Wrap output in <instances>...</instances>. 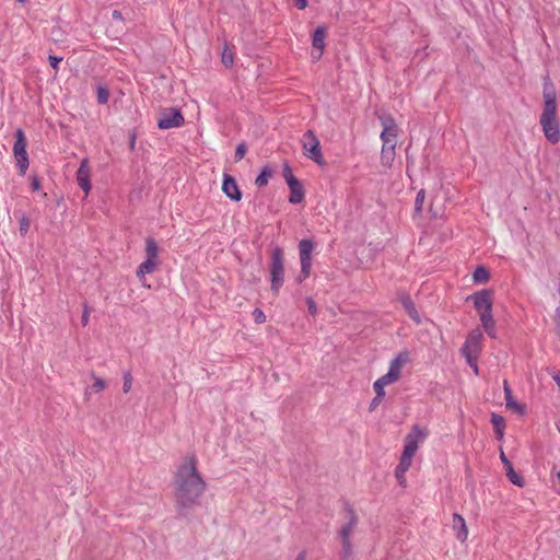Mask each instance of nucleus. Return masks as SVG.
I'll use <instances>...</instances> for the list:
<instances>
[{
	"label": "nucleus",
	"instance_id": "obj_5",
	"mask_svg": "<svg viewBox=\"0 0 560 560\" xmlns=\"http://www.w3.org/2000/svg\"><path fill=\"white\" fill-rule=\"evenodd\" d=\"M474 301V306L480 315V320L485 330L493 337L492 330L494 327V320L492 318V292L490 290H481L474 293L468 298Z\"/></svg>",
	"mask_w": 560,
	"mask_h": 560
},
{
	"label": "nucleus",
	"instance_id": "obj_48",
	"mask_svg": "<svg viewBox=\"0 0 560 560\" xmlns=\"http://www.w3.org/2000/svg\"><path fill=\"white\" fill-rule=\"evenodd\" d=\"M558 292H559V294H560V282H559V289H558Z\"/></svg>",
	"mask_w": 560,
	"mask_h": 560
},
{
	"label": "nucleus",
	"instance_id": "obj_1",
	"mask_svg": "<svg viewBox=\"0 0 560 560\" xmlns=\"http://www.w3.org/2000/svg\"><path fill=\"white\" fill-rule=\"evenodd\" d=\"M207 487V481L198 470L196 455L186 456L177 466L173 477L176 509L184 512L198 505Z\"/></svg>",
	"mask_w": 560,
	"mask_h": 560
},
{
	"label": "nucleus",
	"instance_id": "obj_18",
	"mask_svg": "<svg viewBox=\"0 0 560 560\" xmlns=\"http://www.w3.org/2000/svg\"><path fill=\"white\" fill-rule=\"evenodd\" d=\"M355 524H357V518H355V516L352 515L350 522L348 524H346L345 526H342V528L340 529L342 547H343V550L346 553L351 552L350 536L355 527Z\"/></svg>",
	"mask_w": 560,
	"mask_h": 560
},
{
	"label": "nucleus",
	"instance_id": "obj_23",
	"mask_svg": "<svg viewBox=\"0 0 560 560\" xmlns=\"http://www.w3.org/2000/svg\"><path fill=\"white\" fill-rule=\"evenodd\" d=\"M472 279L476 283H486L490 279L489 270L483 266H478L472 272Z\"/></svg>",
	"mask_w": 560,
	"mask_h": 560
},
{
	"label": "nucleus",
	"instance_id": "obj_11",
	"mask_svg": "<svg viewBox=\"0 0 560 560\" xmlns=\"http://www.w3.org/2000/svg\"><path fill=\"white\" fill-rule=\"evenodd\" d=\"M428 436V431L419 425H413L411 431L405 438L404 455L413 457L419 448V445Z\"/></svg>",
	"mask_w": 560,
	"mask_h": 560
},
{
	"label": "nucleus",
	"instance_id": "obj_26",
	"mask_svg": "<svg viewBox=\"0 0 560 560\" xmlns=\"http://www.w3.org/2000/svg\"><path fill=\"white\" fill-rule=\"evenodd\" d=\"M402 304H404L405 311L410 316V318H412L416 323H419L420 322L419 314H418L413 303L411 302V300L406 299V300H404Z\"/></svg>",
	"mask_w": 560,
	"mask_h": 560
},
{
	"label": "nucleus",
	"instance_id": "obj_2",
	"mask_svg": "<svg viewBox=\"0 0 560 560\" xmlns=\"http://www.w3.org/2000/svg\"><path fill=\"white\" fill-rule=\"evenodd\" d=\"M544 110L540 115L539 122L541 125L546 139L556 144L560 141V125L557 119V93L553 83L546 77L544 79Z\"/></svg>",
	"mask_w": 560,
	"mask_h": 560
},
{
	"label": "nucleus",
	"instance_id": "obj_6",
	"mask_svg": "<svg viewBox=\"0 0 560 560\" xmlns=\"http://www.w3.org/2000/svg\"><path fill=\"white\" fill-rule=\"evenodd\" d=\"M408 362L406 353H400L390 363L388 372L382 377L377 378L373 388L377 394V398L385 396V387L396 383L401 376L402 366Z\"/></svg>",
	"mask_w": 560,
	"mask_h": 560
},
{
	"label": "nucleus",
	"instance_id": "obj_3",
	"mask_svg": "<svg viewBox=\"0 0 560 560\" xmlns=\"http://www.w3.org/2000/svg\"><path fill=\"white\" fill-rule=\"evenodd\" d=\"M380 120L383 128L381 132V163L386 167H390L396 156L399 127L392 115L381 116Z\"/></svg>",
	"mask_w": 560,
	"mask_h": 560
},
{
	"label": "nucleus",
	"instance_id": "obj_34",
	"mask_svg": "<svg viewBox=\"0 0 560 560\" xmlns=\"http://www.w3.org/2000/svg\"><path fill=\"white\" fill-rule=\"evenodd\" d=\"M246 153V145L244 143H240L235 151L236 161H241Z\"/></svg>",
	"mask_w": 560,
	"mask_h": 560
},
{
	"label": "nucleus",
	"instance_id": "obj_37",
	"mask_svg": "<svg viewBox=\"0 0 560 560\" xmlns=\"http://www.w3.org/2000/svg\"><path fill=\"white\" fill-rule=\"evenodd\" d=\"M306 303H307L308 312H310L312 315H316V313H317V307H316V304H315V302L313 301V299L308 298V299L306 300Z\"/></svg>",
	"mask_w": 560,
	"mask_h": 560
},
{
	"label": "nucleus",
	"instance_id": "obj_42",
	"mask_svg": "<svg viewBox=\"0 0 560 560\" xmlns=\"http://www.w3.org/2000/svg\"><path fill=\"white\" fill-rule=\"evenodd\" d=\"M382 399H383V397L377 398V395H376L375 398L371 402V409L376 408V406L381 402Z\"/></svg>",
	"mask_w": 560,
	"mask_h": 560
},
{
	"label": "nucleus",
	"instance_id": "obj_14",
	"mask_svg": "<svg viewBox=\"0 0 560 560\" xmlns=\"http://www.w3.org/2000/svg\"><path fill=\"white\" fill-rule=\"evenodd\" d=\"M91 167L88 159H83L80 163V166L77 171V182L78 185L84 190L85 196L91 191Z\"/></svg>",
	"mask_w": 560,
	"mask_h": 560
},
{
	"label": "nucleus",
	"instance_id": "obj_19",
	"mask_svg": "<svg viewBox=\"0 0 560 560\" xmlns=\"http://www.w3.org/2000/svg\"><path fill=\"white\" fill-rule=\"evenodd\" d=\"M500 459L504 465L509 480L517 487H523L524 486L523 478L515 472L512 463L508 459V457L505 456L503 451H501Z\"/></svg>",
	"mask_w": 560,
	"mask_h": 560
},
{
	"label": "nucleus",
	"instance_id": "obj_24",
	"mask_svg": "<svg viewBox=\"0 0 560 560\" xmlns=\"http://www.w3.org/2000/svg\"><path fill=\"white\" fill-rule=\"evenodd\" d=\"M491 422L493 424V428H494V431H495V433L498 435V439H502L503 438V430H504V427H505V422H504L503 417L493 413L492 417H491Z\"/></svg>",
	"mask_w": 560,
	"mask_h": 560
},
{
	"label": "nucleus",
	"instance_id": "obj_45",
	"mask_svg": "<svg viewBox=\"0 0 560 560\" xmlns=\"http://www.w3.org/2000/svg\"><path fill=\"white\" fill-rule=\"evenodd\" d=\"M114 16L118 18V12L117 11H114Z\"/></svg>",
	"mask_w": 560,
	"mask_h": 560
},
{
	"label": "nucleus",
	"instance_id": "obj_38",
	"mask_svg": "<svg viewBox=\"0 0 560 560\" xmlns=\"http://www.w3.org/2000/svg\"><path fill=\"white\" fill-rule=\"evenodd\" d=\"M556 329L557 334L560 336V307L556 310Z\"/></svg>",
	"mask_w": 560,
	"mask_h": 560
},
{
	"label": "nucleus",
	"instance_id": "obj_4",
	"mask_svg": "<svg viewBox=\"0 0 560 560\" xmlns=\"http://www.w3.org/2000/svg\"><path fill=\"white\" fill-rule=\"evenodd\" d=\"M144 254L145 259L138 266L136 276L143 287L150 288L145 284V276L155 272L161 265L160 247L154 238H145Z\"/></svg>",
	"mask_w": 560,
	"mask_h": 560
},
{
	"label": "nucleus",
	"instance_id": "obj_32",
	"mask_svg": "<svg viewBox=\"0 0 560 560\" xmlns=\"http://www.w3.org/2000/svg\"><path fill=\"white\" fill-rule=\"evenodd\" d=\"M131 386H132V376L129 372H126L124 374V385H122V390L124 393H129L130 389H131Z\"/></svg>",
	"mask_w": 560,
	"mask_h": 560
},
{
	"label": "nucleus",
	"instance_id": "obj_31",
	"mask_svg": "<svg viewBox=\"0 0 560 560\" xmlns=\"http://www.w3.org/2000/svg\"><path fill=\"white\" fill-rule=\"evenodd\" d=\"M424 199H425V192L422 189L417 194V197H416L415 208L417 211H421L423 203H424Z\"/></svg>",
	"mask_w": 560,
	"mask_h": 560
},
{
	"label": "nucleus",
	"instance_id": "obj_40",
	"mask_svg": "<svg viewBox=\"0 0 560 560\" xmlns=\"http://www.w3.org/2000/svg\"><path fill=\"white\" fill-rule=\"evenodd\" d=\"M90 313L89 310L85 307L83 315H82V324L85 326L89 322Z\"/></svg>",
	"mask_w": 560,
	"mask_h": 560
},
{
	"label": "nucleus",
	"instance_id": "obj_25",
	"mask_svg": "<svg viewBox=\"0 0 560 560\" xmlns=\"http://www.w3.org/2000/svg\"><path fill=\"white\" fill-rule=\"evenodd\" d=\"M234 56L235 54L233 49H231L229 46H225L221 54L222 63L228 68L232 67L234 63Z\"/></svg>",
	"mask_w": 560,
	"mask_h": 560
},
{
	"label": "nucleus",
	"instance_id": "obj_10",
	"mask_svg": "<svg viewBox=\"0 0 560 560\" xmlns=\"http://www.w3.org/2000/svg\"><path fill=\"white\" fill-rule=\"evenodd\" d=\"M26 137L22 129H18L15 131V142L13 144V155L16 161V165L19 167L20 174L25 175L28 168V155L26 152Z\"/></svg>",
	"mask_w": 560,
	"mask_h": 560
},
{
	"label": "nucleus",
	"instance_id": "obj_9",
	"mask_svg": "<svg viewBox=\"0 0 560 560\" xmlns=\"http://www.w3.org/2000/svg\"><path fill=\"white\" fill-rule=\"evenodd\" d=\"M315 248V245L313 241L304 238L301 240L299 243V255H300V261H301V271L298 276L296 280L299 282H303L306 280L312 270V253Z\"/></svg>",
	"mask_w": 560,
	"mask_h": 560
},
{
	"label": "nucleus",
	"instance_id": "obj_7",
	"mask_svg": "<svg viewBox=\"0 0 560 560\" xmlns=\"http://www.w3.org/2000/svg\"><path fill=\"white\" fill-rule=\"evenodd\" d=\"M301 142L304 155L306 158L320 166L326 164L322 153L320 142L314 131L307 130L305 133H303Z\"/></svg>",
	"mask_w": 560,
	"mask_h": 560
},
{
	"label": "nucleus",
	"instance_id": "obj_21",
	"mask_svg": "<svg viewBox=\"0 0 560 560\" xmlns=\"http://www.w3.org/2000/svg\"><path fill=\"white\" fill-rule=\"evenodd\" d=\"M92 377L94 380L93 383L84 392L86 399H90L92 394H98L106 388V382L103 378L96 376L95 374H92Z\"/></svg>",
	"mask_w": 560,
	"mask_h": 560
},
{
	"label": "nucleus",
	"instance_id": "obj_8",
	"mask_svg": "<svg viewBox=\"0 0 560 560\" xmlns=\"http://www.w3.org/2000/svg\"><path fill=\"white\" fill-rule=\"evenodd\" d=\"M283 276H284L283 250L281 248H276L271 254V265H270L271 290L275 294L279 293V290L283 284Z\"/></svg>",
	"mask_w": 560,
	"mask_h": 560
},
{
	"label": "nucleus",
	"instance_id": "obj_35",
	"mask_svg": "<svg viewBox=\"0 0 560 560\" xmlns=\"http://www.w3.org/2000/svg\"><path fill=\"white\" fill-rule=\"evenodd\" d=\"M466 353V360L469 363V365L474 369L475 373H478V366L476 363V357L472 355V352H465Z\"/></svg>",
	"mask_w": 560,
	"mask_h": 560
},
{
	"label": "nucleus",
	"instance_id": "obj_36",
	"mask_svg": "<svg viewBox=\"0 0 560 560\" xmlns=\"http://www.w3.org/2000/svg\"><path fill=\"white\" fill-rule=\"evenodd\" d=\"M48 60H49L50 66L57 71L58 65L62 60V58L56 57V56H49Z\"/></svg>",
	"mask_w": 560,
	"mask_h": 560
},
{
	"label": "nucleus",
	"instance_id": "obj_44",
	"mask_svg": "<svg viewBox=\"0 0 560 560\" xmlns=\"http://www.w3.org/2000/svg\"><path fill=\"white\" fill-rule=\"evenodd\" d=\"M114 16L118 18V12L117 11H114Z\"/></svg>",
	"mask_w": 560,
	"mask_h": 560
},
{
	"label": "nucleus",
	"instance_id": "obj_15",
	"mask_svg": "<svg viewBox=\"0 0 560 560\" xmlns=\"http://www.w3.org/2000/svg\"><path fill=\"white\" fill-rule=\"evenodd\" d=\"M325 38H326V27L318 26L313 34V42H312V45H313L312 57L315 60H318L323 55V51L325 48Z\"/></svg>",
	"mask_w": 560,
	"mask_h": 560
},
{
	"label": "nucleus",
	"instance_id": "obj_39",
	"mask_svg": "<svg viewBox=\"0 0 560 560\" xmlns=\"http://www.w3.org/2000/svg\"><path fill=\"white\" fill-rule=\"evenodd\" d=\"M294 4L300 10H303V9H305L307 7V0H294Z\"/></svg>",
	"mask_w": 560,
	"mask_h": 560
},
{
	"label": "nucleus",
	"instance_id": "obj_27",
	"mask_svg": "<svg viewBox=\"0 0 560 560\" xmlns=\"http://www.w3.org/2000/svg\"><path fill=\"white\" fill-rule=\"evenodd\" d=\"M271 177V171L268 167H265L260 174L257 176L255 184L258 187H264L268 184L269 178Z\"/></svg>",
	"mask_w": 560,
	"mask_h": 560
},
{
	"label": "nucleus",
	"instance_id": "obj_41",
	"mask_svg": "<svg viewBox=\"0 0 560 560\" xmlns=\"http://www.w3.org/2000/svg\"><path fill=\"white\" fill-rule=\"evenodd\" d=\"M32 188H33V190H35V191H36V190H39V188H40V183H39L38 178L34 177V178L32 179Z\"/></svg>",
	"mask_w": 560,
	"mask_h": 560
},
{
	"label": "nucleus",
	"instance_id": "obj_47",
	"mask_svg": "<svg viewBox=\"0 0 560 560\" xmlns=\"http://www.w3.org/2000/svg\"><path fill=\"white\" fill-rule=\"evenodd\" d=\"M557 478H558V479H559V481H560V471L557 474Z\"/></svg>",
	"mask_w": 560,
	"mask_h": 560
},
{
	"label": "nucleus",
	"instance_id": "obj_28",
	"mask_svg": "<svg viewBox=\"0 0 560 560\" xmlns=\"http://www.w3.org/2000/svg\"><path fill=\"white\" fill-rule=\"evenodd\" d=\"M457 522L460 523V530L457 532V539L465 540L468 536V530L464 518L460 515H456Z\"/></svg>",
	"mask_w": 560,
	"mask_h": 560
},
{
	"label": "nucleus",
	"instance_id": "obj_13",
	"mask_svg": "<svg viewBox=\"0 0 560 560\" xmlns=\"http://www.w3.org/2000/svg\"><path fill=\"white\" fill-rule=\"evenodd\" d=\"M283 177L290 189L289 201L294 205L302 202L305 196L304 188L288 165L284 166Z\"/></svg>",
	"mask_w": 560,
	"mask_h": 560
},
{
	"label": "nucleus",
	"instance_id": "obj_12",
	"mask_svg": "<svg viewBox=\"0 0 560 560\" xmlns=\"http://www.w3.org/2000/svg\"><path fill=\"white\" fill-rule=\"evenodd\" d=\"M185 122L184 116L177 108H164L160 112L158 127L160 129H171L182 127Z\"/></svg>",
	"mask_w": 560,
	"mask_h": 560
},
{
	"label": "nucleus",
	"instance_id": "obj_46",
	"mask_svg": "<svg viewBox=\"0 0 560 560\" xmlns=\"http://www.w3.org/2000/svg\"><path fill=\"white\" fill-rule=\"evenodd\" d=\"M18 1L21 2V3H25L26 2V0H18Z\"/></svg>",
	"mask_w": 560,
	"mask_h": 560
},
{
	"label": "nucleus",
	"instance_id": "obj_29",
	"mask_svg": "<svg viewBox=\"0 0 560 560\" xmlns=\"http://www.w3.org/2000/svg\"><path fill=\"white\" fill-rule=\"evenodd\" d=\"M30 226H31L30 219L26 215H23L20 220V226H19L20 233L22 235H26L30 230Z\"/></svg>",
	"mask_w": 560,
	"mask_h": 560
},
{
	"label": "nucleus",
	"instance_id": "obj_17",
	"mask_svg": "<svg viewBox=\"0 0 560 560\" xmlns=\"http://www.w3.org/2000/svg\"><path fill=\"white\" fill-rule=\"evenodd\" d=\"M413 457L401 454L398 466L395 469V477L401 487L407 486L406 472L411 467Z\"/></svg>",
	"mask_w": 560,
	"mask_h": 560
},
{
	"label": "nucleus",
	"instance_id": "obj_33",
	"mask_svg": "<svg viewBox=\"0 0 560 560\" xmlns=\"http://www.w3.org/2000/svg\"><path fill=\"white\" fill-rule=\"evenodd\" d=\"M253 317H254V320L258 324H261L266 320V315L265 313L259 310V308H255L254 312H253Z\"/></svg>",
	"mask_w": 560,
	"mask_h": 560
},
{
	"label": "nucleus",
	"instance_id": "obj_43",
	"mask_svg": "<svg viewBox=\"0 0 560 560\" xmlns=\"http://www.w3.org/2000/svg\"><path fill=\"white\" fill-rule=\"evenodd\" d=\"M295 560H305V553L301 552Z\"/></svg>",
	"mask_w": 560,
	"mask_h": 560
},
{
	"label": "nucleus",
	"instance_id": "obj_16",
	"mask_svg": "<svg viewBox=\"0 0 560 560\" xmlns=\"http://www.w3.org/2000/svg\"><path fill=\"white\" fill-rule=\"evenodd\" d=\"M222 190L231 200L240 201L242 199L236 180L229 174L223 175Z\"/></svg>",
	"mask_w": 560,
	"mask_h": 560
},
{
	"label": "nucleus",
	"instance_id": "obj_22",
	"mask_svg": "<svg viewBox=\"0 0 560 560\" xmlns=\"http://www.w3.org/2000/svg\"><path fill=\"white\" fill-rule=\"evenodd\" d=\"M482 331L480 329H474L467 337L465 345L459 350H472L477 348L482 339Z\"/></svg>",
	"mask_w": 560,
	"mask_h": 560
},
{
	"label": "nucleus",
	"instance_id": "obj_20",
	"mask_svg": "<svg viewBox=\"0 0 560 560\" xmlns=\"http://www.w3.org/2000/svg\"><path fill=\"white\" fill-rule=\"evenodd\" d=\"M504 387V395H505V406L508 409L512 410L513 412H516L518 415L524 413V407L520 405L512 395V389L509 386L508 381L505 380L503 383Z\"/></svg>",
	"mask_w": 560,
	"mask_h": 560
},
{
	"label": "nucleus",
	"instance_id": "obj_30",
	"mask_svg": "<svg viewBox=\"0 0 560 560\" xmlns=\"http://www.w3.org/2000/svg\"><path fill=\"white\" fill-rule=\"evenodd\" d=\"M108 98H109V93H108L107 89L98 88V90H97L98 103L106 104L108 102Z\"/></svg>",
	"mask_w": 560,
	"mask_h": 560
}]
</instances>
